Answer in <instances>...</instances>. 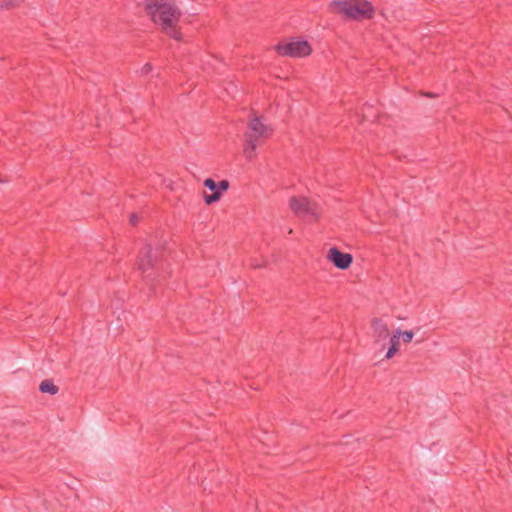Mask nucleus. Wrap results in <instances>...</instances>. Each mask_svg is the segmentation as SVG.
<instances>
[{"label": "nucleus", "mask_w": 512, "mask_h": 512, "mask_svg": "<svg viewBox=\"0 0 512 512\" xmlns=\"http://www.w3.org/2000/svg\"><path fill=\"white\" fill-rule=\"evenodd\" d=\"M144 9L152 21L160 25L164 32L176 41H182L183 35L177 28L181 11L175 0H144Z\"/></svg>", "instance_id": "1"}, {"label": "nucleus", "mask_w": 512, "mask_h": 512, "mask_svg": "<svg viewBox=\"0 0 512 512\" xmlns=\"http://www.w3.org/2000/svg\"><path fill=\"white\" fill-rule=\"evenodd\" d=\"M165 245L153 247L145 244L138 253L137 267L146 284L153 286L159 278H164Z\"/></svg>", "instance_id": "2"}, {"label": "nucleus", "mask_w": 512, "mask_h": 512, "mask_svg": "<svg viewBox=\"0 0 512 512\" xmlns=\"http://www.w3.org/2000/svg\"><path fill=\"white\" fill-rule=\"evenodd\" d=\"M330 7L347 21L371 20L375 15V8L368 0H333Z\"/></svg>", "instance_id": "3"}, {"label": "nucleus", "mask_w": 512, "mask_h": 512, "mask_svg": "<svg viewBox=\"0 0 512 512\" xmlns=\"http://www.w3.org/2000/svg\"><path fill=\"white\" fill-rule=\"evenodd\" d=\"M262 116H255L248 122V130L245 132L243 154L249 161L256 157V149L261 145L262 138H268L273 133V128L262 122Z\"/></svg>", "instance_id": "4"}, {"label": "nucleus", "mask_w": 512, "mask_h": 512, "mask_svg": "<svg viewBox=\"0 0 512 512\" xmlns=\"http://www.w3.org/2000/svg\"><path fill=\"white\" fill-rule=\"evenodd\" d=\"M274 49L279 56L290 58L308 57L313 51L307 40H295L294 38L289 42H279Z\"/></svg>", "instance_id": "5"}, {"label": "nucleus", "mask_w": 512, "mask_h": 512, "mask_svg": "<svg viewBox=\"0 0 512 512\" xmlns=\"http://www.w3.org/2000/svg\"><path fill=\"white\" fill-rule=\"evenodd\" d=\"M204 187L211 191L210 194L204 192V202L207 205H211L220 200L223 193L229 189L230 183L228 180L223 179L219 182L214 181L212 178H207L203 183Z\"/></svg>", "instance_id": "6"}, {"label": "nucleus", "mask_w": 512, "mask_h": 512, "mask_svg": "<svg viewBox=\"0 0 512 512\" xmlns=\"http://www.w3.org/2000/svg\"><path fill=\"white\" fill-rule=\"evenodd\" d=\"M289 207L293 213L298 217H306L308 215L315 216L316 213L310 206V201L304 196H293L289 200Z\"/></svg>", "instance_id": "7"}, {"label": "nucleus", "mask_w": 512, "mask_h": 512, "mask_svg": "<svg viewBox=\"0 0 512 512\" xmlns=\"http://www.w3.org/2000/svg\"><path fill=\"white\" fill-rule=\"evenodd\" d=\"M327 259L340 270L348 269L353 262V256L350 253L342 252L337 247H331L328 250Z\"/></svg>", "instance_id": "8"}, {"label": "nucleus", "mask_w": 512, "mask_h": 512, "mask_svg": "<svg viewBox=\"0 0 512 512\" xmlns=\"http://www.w3.org/2000/svg\"><path fill=\"white\" fill-rule=\"evenodd\" d=\"M372 328L379 338L386 339L389 336L387 324L380 318H373L371 321Z\"/></svg>", "instance_id": "9"}, {"label": "nucleus", "mask_w": 512, "mask_h": 512, "mask_svg": "<svg viewBox=\"0 0 512 512\" xmlns=\"http://www.w3.org/2000/svg\"><path fill=\"white\" fill-rule=\"evenodd\" d=\"M399 340H400V328L396 329L393 335L390 337V346L385 355L386 359H391L399 350Z\"/></svg>", "instance_id": "10"}, {"label": "nucleus", "mask_w": 512, "mask_h": 512, "mask_svg": "<svg viewBox=\"0 0 512 512\" xmlns=\"http://www.w3.org/2000/svg\"><path fill=\"white\" fill-rule=\"evenodd\" d=\"M39 391L50 395H55L59 391V387L55 385L53 380L45 379L39 385Z\"/></svg>", "instance_id": "11"}, {"label": "nucleus", "mask_w": 512, "mask_h": 512, "mask_svg": "<svg viewBox=\"0 0 512 512\" xmlns=\"http://www.w3.org/2000/svg\"><path fill=\"white\" fill-rule=\"evenodd\" d=\"M21 4V0H1L0 1V9L2 10H12L19 7Z\"/></svg>", "instance_id": "12"}, {"label": "nucleus", "mask_w": 512, "mask_h": 512, "mask_svg": "<svg viewBox=\"0 0 512 512\" xmlns=\"http://www.w3.org/2000/svg\"><path fill=\"white\" fill-rule=\"evenodd\" d=\"M414 333L412 330H405L402 331L400 329V337H402V340L404 343H410L413 339Z\"/></svg>", "instance_id": "13"}, {"label": "nucleus", "mask_w": 512, "mask_h": 512, "mask_svg": "<svg viewBox=\"0 0 512 512\" xmlns=\"http://www.w3.org/2000/svg\"><path fill=\"white\" fill-rule=\"evenodd\" d=\"M140 220V217L137 213H132L129 218V222L132 226H136Z\"/></svg>", "instance_id": "14"}, {"label": "nucleus", "mask_w": 512, "mask_h": 512, "mask_svg": "<svg viewBox=\"0 0 512 512\" xmlns=\"http://www.w3.org/2000/svg\"><path fill=\"white\" fill-rule=\"evenodd\" d=\"M151 70H152V65L150 63H146L142 67L141 72H142V74H148Z\"/></svg>", "instance_id": "15"}, {"label": "nucleus", "mask_w": 512, "mask_h": 512, "mask_svg": "<svg viewBox=\"0 0 512 512\" xmlns=\"http://www.w3.org/2000/svg\"><path fill=\"white\" fill-rule=\"evenodd\" d=\"M424 95H425L426 97H429V98H434V97H436V94H434V93H432V92H426V93H424Z\"/></svg>", "instance_id": "16"}, {"label": "nucleus", "mask_w": 512, "mask_h": 512, "mask_svg": "<svg viewBox=\"0 0 512 512\" xmlns=\"http://www.w3.org/2000/svg\"><path fill=\"white\" fill-rule=\"evenodd\" d=\"M251 266H252L253 268H261L263 265L258 264V262H255V263H252V264H251Z\"/></svg>", "instance_id": "17"}]
</instances>
